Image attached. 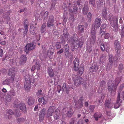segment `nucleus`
<instances>
[{"mask_svg":"<svg viewBox=\"0 0 124 124\" xmlns=\"http://www.w3.org/2000/svg\"><path fill=\"white\" fill-rule=\"evenodd\" d=\"M10 82V80L9 79H7L5 80L4 81L3 83L2 84L3 85H8L9 84Z\"/></svg>","mask_w":124,"mask_h":124,"instance_id":"nucleus-49","label":"nucleus"},{"mask_svg":"<svg viewBox=\"0 0 124 124\" xmlns=\"http://www.w3.org/2000/svg\"><path fill=\"white\" fill-rule=\"evenodd\" d=\"M78 32L80 33H83L84 32V26L83 25H79L78 26Z\"/></svg>","mask_w":124,"mask_h":124,"instance_id":"nucleus-34","label":"nucleus"},{"mask_svg":"<svg viewBox=\"0 0 124 124\" xmlns=\"http://www.w3.org/2000/svg\"><path fill=\"white\" fill-rule=\"evenodd\" d=\"M5 117L6 118L10 119L12 117V116L14 114V113L11 109L7 110Z\"/></svg>","mask_w":124,"mask_h":124,"instance_id":"nucleus-15","label":"nucleus"},{"mask_svg":"<svg viewBox=\"0 0 124 124\" xmlns=\"http://www.w3.org/2000/svg\"><path fill=\"white\" fill-rule=\"evenodd\" d=\"M66 114L68 116L71 117L73 114V109L71 108H70Z\"/></svg>","mask_w":124,"mask_h":124,"instance_id":"nucleus-37","label":"nucleus"},{"mask_svg":"<svg viewBox=\"0 0 124 124\" xmlns=\"http://www.w3.org/2000/svg\"><path fill=\"white\" fill-rule=\"evenodd\" d=\"M89 3L93 6L95 3V0H89Z\"/></svg>","mask_w":124,"mask_h":124,"instance_id":"nucleus-64","label":"nucleus"},{"mask_svg":"<svg viewBox=\"0 0 124 124\" xmlns=\"http://www.w3.org/2000/svg\"><path fill=\"white\" fill-rule=\"evenodd\" d=\"M61 108L60 107H58L55 110V113L60 114V111L61 110Z\"/></svg>","mask_w":124,"mask_h":124,"instance_id":"nucleus-58","label":"nucleus"},{"mask_svg":"<svg viewBox=\"0 0 124 124\" xmlns=\"http://www.w3.org/2000/svg\"><path fill=\"white\" fill-rule=\"evenodd\" d=\"M115 57L113 56L112 54H110L109 55V62L110 63H113V61H116L117 60V58L116 59Z\"/></svg>","mask_w":124,"mask_h":124,"instance_id":"nucleus-32","label":"nucleus"},{"mask_svg":"<svg viewBox=\"0 0 124 124\" xmlns=\"http://www.w3.org/2000/svg\"><path fill=\"white\" fill-rule=\"evenodd\" d=\"M106 59V56L104 54H102L100 58L99 62L100 64H103L105 62Z\"/></svg>","mask_w":124,"mask_h":124,"instance_id":"nucleus-33","label":"nucleus"},{"mask_svg":"<svg viewBox=\"0 0 124 124\" xmlns=\"http://www.w3.org/2000/svg\"><path fill=\"white\" fill-rule=\"evenodd\" d=\"M35 65V68L38 70H39L40 69V66L39 63H37V62H36V63Z\"/></svg>","mask_w":124,"mask_h":124,"instance_id":"nucleus-61","label":"nucleus"},{"mask_svg":"<svg viewBox=\"0 0 124 124\" xmlns=\"http://www.w3.org/2000/svg\"><path fill=\"white\" fill-rule=\"evenodd\" d=\"M27 57L24 55L21 56L20 59L19 64L20 65L24 64L26 62L27 60Z\"/></svg>","mask_w":124,"mask_h":124,"instance_id":"nucleus-20","label":"nucleus"},{"mask_svg":"<svg viewBox=\"0 0 124 124\" xmlns=\"http://www.w3.org/2000/svg\"><path fill=\"white\" fill-rule=\"evenodd\" d=\"M104 105L105 107L111 108L113 105V103L111 102L110 100H107L105 101Z\"/></svg>","mask_w":124,"mask_h":124,"instance_id":"nucleus-24","label":"nucleus"},{"mask_svg":"<svg viewBox=\"0 0 124 124\" xmlns=\"http://www.w3.org/2000/svg\"><path fill=\"white\" fill-rule=\"evenodd\" d=\"M104 44V47L103 48H104L105 49V50L107 51V50L109 48V44L107 42H105Z\"/></svg>","mask_w":124,"mask_h":124,"instance_id":"nucleus-51","label":"nucleus"},{"mask_svg":"<svg viewBox=\"0 0 124 124\" xmlns=\"http://www.w3.org/2000/svg\"><path fill=\"white\" fill-rule=\"evenodd\" d=\"M55 46L56 49L57 50L60 49L61 47V43L60 42H57L56 43Z\"/></svg>","mask_w":124,"mask_h":124,"instance_id":"nucleus-48","label":"nucleus"},{"mask_svg":"<svg viewBox=\"0 0 124 124\" xmlns=\"http://www.w3.org/2000/svg\"><path fill=\"white\" fill-rule=\"evenodd\" d=\"M122 70H118L117 71V76H122Z\"/></svg>","mask_w":124,"mask_h":124,"instance_id":"nucleus-59","label":"nucleus"},{"mask_svg":"<svg viewBox=\"0 0 124 124\" xmlns=\"http://www.w3.org/2000/svg\"><path fill=\"white\" fill-rule=\"evenodd\" d=\"M100 85L98 90V92L100 93H101L103 90L105 88V82L102 81H101L100 83Z\"/></svg>","mask_w":124,"mask_h":124,"instance_id":"nucleus-12","label":"nucleus"},{"mask_svg":"<svg viewBox=\"0 0 124 124\" xmlns=\"http://www.w3.org/2000/svg\"><path fill=\"white\" fill-rule=\"evenodd\" d=\"M107 8L105 7H104L103 8L102 12V14L104 17L106 16L107 14Z\"/></svg>","mask_w":124,"mask_h":124,"instance_id":"nucleus-43","label":"nucleus"},{"mask_svg":"<svg viewBox=\"0 0 124 124\" xmlns=\"http://www.w3.org/2000/svg\"><path fill=\"white\" fill-rule=\"evenodd\" d=\"M47 73L50 77H54V73L53 70L51 67H48L47 69Z\"/></svg>","mask_w":124,"mask_h":124,"instance_id":"nucleus-27","label":"nucleus"},{"mask_svg":"<svg viewBox=\"0 0 124 124\" xmlns=\"http://www.w3.org/2000/svg\"><path fill=\"white\" fill-rule=\"evenodd\" d=\"M101 21V19L100 18H96L95 20V23H100V22Z\"/></svg>","mask_w":124,"mask_h":124,"instance_id":"nucleus-63","label":"nucleus"},{"mask_svg":"<svg viewBox=\"0 0 124 124\" xmlns=\"http://www.w3.org/2000/svg\"><path fill=\"white\" fill-rule=\"evenodd\" d=\"M98 66L96 64H92L91 67L90 68V70L91 72H95L97 71L98 69Z\"/></svg>","mask_w":124,"mask_h":124,"instance_id":"nucleus-25","label":"nucleus"},{"mask_svg":"<svg viewBox=\"0 0 124 124\" xmlns=\"http://www.w3.org/2000/svg\"><path fill=\"white\" fill-rule=\"evenodd\" d=\"M11 98L10 97H7L6 98L5 100V102L6 105H7L9 103L11 100Z\"/></svg>","mask_w":124,"mask_h":124,"instance_id":"nucleus-45","label":"nucleus"},{"mask_svg":"<svg viewBox=\"0 0 124 124\" xmlns=\"http://www.w3.org/2000/svg\"><path fill=\"white\" fill-rule=\"evenodd\" d=\"M9 15L10 13L9 12H7L5 13L4 15V17L7 20V22H8L10 20V17L9 16Z\"/></svg>","mask_w":124,"mask_h":124,"instance_id":"nucleus-42","label":"nucleus"},{"mask_svg":"<svg viewBox=\"0 0 124 124\" xmlns=\"http://www.w3.org/2000/svg\"><path fill=\"white\" fill-rule=\"evenodd\" d=\"M16 72L15 68L13 67L10 68L8 70V75L11 76L10 79L12 83H13L14 81Z\"/></svg>","mask_w":124,"mask_h":124,"instance_id":"nucleus-5","label":"nucleus"},{"mask_svg":"<svg viewBox=\"0 0 124 124\" xmlns=\"http://www.w3.org/2000/svg\"><path fill=\"white\" fill-rule=\"evenodd\" d=\"M78 37L77 35L76 34H74L73 35V39L75 42H76L78 40Z\"/></svg>","mask_w":124,"mask_h":124,"instance_id":"nucleus-52","label":"nucleus"},{"mask_svg":"<svg viewBox=\"0 0 124 124\" xmlns=\"http://www.w3.org/2000/svg\"><path fill=\"white\" fill-rule=\"evenodd\" d=\"M46 26V23H44L41 26V33H43L45 32L46 31L45 27Z\"/></svg>","mask_w":124,"mask_h":124,"instance_id":"nucleus-39","label":"nucleus"},{"mask_svg":"<svg viewBox=\"0 0 124 124\" xmlns=\"http://www.w3.org/2000/svg\"><path fill=\"white\" fill-rule=\"evenodd\" d=\"M23 22L24 25V28H28L29 25V22L27 18H25L23 21Z\"/></svg>","mask_w":124,"mask_h":124,"instance_id":"nucleus-41","label":"nucleus"},{"mask_svg":"<svg viewBox=\"0 0 124 124\" xmlns=\"http://www.w3.org/2000/svg\"><path fill=\"white\" fill-rule=\"evenodd\" d=\"M74 65L73 68L74 71L78 70V67H79V61L78 58H76L73 62Z\"/></svg>","mask_w":124,"mask_h":124,"instance_id":"nucleus-8","label":"nucleus"},{"mask_svg":"<svg viewBox=\"0 0 124 124\" xmlns=\"http://www.w3.org/2000/svg\"><path fill=\"white\" fill-rule=\"evenodd\" d=\"M106 24H103L100 27V33L101 34L103 32V34L101 35H102L103 34L105 33V32L104 31V29L106 27Z\"/></svg>","mask_w":124,"mask_h":124,"instance_id":"nucleus-38","label":"nucleus"},{"mask_svg":"<svg viewBox=\"0 0 124 124\" xmlns=\"http://www.w3.org/2000/svg\"><path fill=\"white\" fill-rule=\"evenodd\" d=\"M102 115V114L101 113L99 112H97L94 113L93 115V117L96 121H97L99 118L101 117Z\"/></svg>","mask_w":124,"mask_h":124,"instance_id":"nucleus-28","label":"nucleus"},{"mask_svg":"<svg viewBox=\"0 0 124 124\" xmlns=\"http://www.w3.org/2000/svg\"><path fill=\"white\" fill-rule=\"evenodd\" d=\"M64 48L65 50V51H69V49L68 45L67 44L65 45L64 46Z\"/></svg>","mask_w":124,"mask_h":124,"instance_id":"nucleus-60","label":"nucleus"},{"mask_svg":"<svg viewBox=\"0 0 124 124\" xmlns=\"http://www.w3.org/2000/svg\"><path fill=\"white\" fill-rule=\"evenodd\" d=\"M112 64L113 63H110L109 62L106 67V69L107 71H108L112 67Z\"/></svg>","mask_w":124,"mask_h":124,"instance_id":"nucleus-44","label":"nucleus"},{"mask_svg":"<svg viewBox=\"0 0 124 124\" xmlns=\"http://www.w3.org/2000/svg\"><path fill=\"white\" fill-rule=\"evenodd\" d=\"M95 28H92L91 31V35L90 38V44H94L96 41V36L95 34L96 33V30Z\"/></svg>","mask_w":124,"mask_h":124,"instance_id":"nucleus-3","label":"nucleus"},{"mask_svg":"<svg viewBox=\"0 0 124 124\" xmlns=\"http://www.w3.org/2000/svg\"><path fill=\"white\" fill-rule=\"evenodd\" d=\"M70 87L67 85L66 83H64L62 86V89L64 91H65L67 94H68L70 91Z\"/></svg>","mask_w":124,"mask_h":124,"instance_id":"nucleus-23","label":"nucleus"},{"mask_svg":"<svg viewBox=\"0 0 124 124\" xmlns=\"http://www.w3.org/2000/svg\"><path fill=\"white\" fill-rule=\"evenodd\" d=\"M114 46L115 49L117 50V54H118L121 49V46L118 40H115L114 42Z\"/></svg>","mask_w":124,"mask_h":124,"instance_id":"nucleus-13","label":"nucleus"},{"mask_svg":"<svg viewBox=\"0 0 124 124\" xmlns=\"http://www.w3.org/2000/svg\"><path fill=\"white\" fill-rule=\"evenodd\" d=\"M25 72L24 73V72L23 73V75L24 76L25 81H31L30 76L28 74H26V75H24L25 74Z\"/></svg>","mask_w":124,"mask_h":124,"instance_id":"nucleus-36","label":"nucleus"},{"mask_svg":"<svg viewBox=\"0 0 124 124\" xmlns=\"http://www.w3.org/2000/svg\"><path fill=\"white\" fill-rule=\"evenodd\" d=\"M31 81H25L24 82V87L25 90L27 91H29L31 88Z\"/></svg>","mask_w":124,"mask_h":124,"instance_id":"nucleus-18","label":"nucleus"},{"mask_svg":"<svg viewBox=\"0 0 124 124\" xmlns=\"http://www.w3.org/2000/svg\"><path fill=\"white\" fill-rule=\"evenodd\" d=\"M24 120L23 118H19L16 119V122L18 123L19 124L23 122Z\"/></svg>","mask_w":124,"mask_h":124,"instance_id":"nucleus-50","label":"nucleus"},{"mask_svg":"<svg viewBox=\"0 0 124 124\" xmlns=\"http://www.w3.org/2000/svg\"><path fill=\"white\" fill-rule=\"evenodd\" d=\"M114 80H109L107 83L109 91H111L112 92L113 90V87L114 86Z\"/></svg>","mask_w":124,"mask_h":124,"instance_id":"nucleus-11","label":"nucleus"},{"mask_svg":"<svg viewBox=\"0 0 124 124\" xmlns=\"http://www.w3.org/2000/svg\"><path fill=\"white\" fill-rule=\"evenodd\" d=\"M36 27L34 26L31 25L30 28V32L31 34L33 35L35 34Z\"/></svg>","mask_w":124,"mask_h":124,"instance_id":"nucleus-35","label":"nucleus"},{"mask_svg":"<svg viewBox=\"0 0 124 124\" xmlns=\"http://www.w3.org/2000/svg\"><path fill=\"white\" fill-rule=\"evenodd\" d=\"M95 107V106L93 105H91L89 106V109L91 112H93Z\"/></svg>","mask_w":124,"mask_h":124,"instance_id":"nucleus-55","label":"nucleus"},{"mask_svg":"<svg viewBox=\"0 0 124 124\" xmlns=\"http://www.w3.org/2000/svg\"><path fill=\"white\" fill-rule=\"evenodd\" d=\"M78 70L75 71H78V74L80 76L81 75L83 74L84 70V66L80 67H78Z\"/></svg>","mask_w":124,"mask_h":124,"instance_id":"nucleus-29","label":"nucleus"},{"mask_svg":"<svg viewBox=\"0 0 124 124\" xmlns=\"http://www.w3.org/2000/svg\"><path fill=\"white\" fill-rule=\"evenodd\" d=\"M20 109L24 113L26 112V106L24 103L21 102L19 104Z\"/></svg>","mask_w":124,"mask_h":124,"instance_id":"nucleus-17","label":"nucleus"},{"mask_svg":"<svg viewBox=\"0 0 124 124\" xmlns=\"http://www.w3.org/2000/svg\"><path fill=\"white\" fill-rule=\"evenodd\" d=\"M35 100L34 98L32 97H30L28 100V103L29 105H31L34 103Z\"/></svg>","mask_w":124,"mask_h":124,"instance_id":"nucleus-31","label":"nucleus"},{"mask_svg":"<svg viewBox=\"0 0 124 124\" xmlns=\"http://www.w3.org/2000/svg\"><path fill=\"white\" fill-rule=\"evenodd\" d=\"M92 16V15L90 12H89L87 16V19L90 22L91 21Z\"/></svg>","mask_w":124,"mask_h":124,"instance_id":"nucleus-46","label":"nucleus"},{"mask_svg":"<svg viewBox=\"0 0 124 124\" xmlns=\"http://www.w3.org/2000/svg\"><path fill=\"white\" fill-rule=\"evenodd\" d=\"M78 8L77 5L74 4L73 7V10L69 8V14H70V13H77L78 12Z\"/></svg>","mask_w":124,"mask_h":124,"instance_id":"nucleus-19","label":"nucleus"},{"mask_svg":"<svg viewBox=\"0 0 124 124\" xmlns=\"http://www.w3.org/2000/svg\"><path fill=\"white\" fill-rule=\"evenodd\" d=\"M19 101L18 100H16L14 102V103L13 104L14 105V106L15 107H17L19 106Z\"/></svg>","mask_w":124,"mask_h":124,"instance_id":"nucleus-56","label":"nucleus"},{"mask_svg":"<svg viewBox=\"0 0 124 124\" xmlns=\"http://www.w3.org/2000/svg\"><path fill=\"white\" fill-rule=\"evenodd\" d=\"M41 16H42L44 19H47L48 16V11H46L44 12L42 11L40 14Z\"/></svg>","mask_w":124,"mask_h":124,"instance_id":"nucleus-30","label":"nucleus"},{"mask_svg":"<svg viewBox=\"0 0 124 124\" xmlns=\"http://www.w3.org/2000/svg\"><path fill=\"white\" fill-rule=\"evenodd\" d=\"M15 62V61L13 59H10L9 60V64L11 65H13Z\"/></svg>","mask_w":124,"mask_h":124,"instance_id":"nucleus-62","label":"nucleus"},{"mask_svg":"<svg viewBox=\"0 0 124 124\" xmlns=\"http://www.w3.org/2000/svg\"><path fill=\"white\" fill-rule=\"evenodd\" d=\"M72 77L74 81V85L78 87L83 83L84 79L82 78L79 77L77 75L74 74H73Z\"/></svg>","mask_w":124,"mask_h":124,"instance_id":"nucleus-2","label":"nucleus"},{"mask_svg":"<svg viewBox=\"0 0 124 124\" xmlns=\"http://www.w3.org/2000/svg\"><path fill=\"white\" fill-rule=\"evenodd\" d=\"M34 43L32 42L31 43H29L27 44L25 47L24 51L27 54L30 51L34 50L36 47L34 45Z\"/></svg>","mask_w":124,"mask_h":124,"instance_id":"nucleus-4","label":"nucleus"},{"mask_svg":"<svg viewBox=\"0 0 124 124\" xmlns=\"http://www.w3.org/2000/svg\"><path fill=\"white\" fill-rule=\"evenodd\" d=\"M64 55L65 58H68L70 60H72L73 58V53L69 51H65L64 53Z\"/></svg>","mask_w":124,"mask_h":124,"instance_id":"nucleus-16","label":"nucleus"},{"mask_svg":"<svg viewBox=\"0 0 124 124\" xmlns=\"http://www.w3.org/2000/svg\"><path fill=\"white\" fill-rule=\"evenodd\" d=\"M8 94H10L11 95H12L13 96H15L16 94L15 91L14 90H11L10 92H8Z\"/></svg>","mask_w":124,"mask_h":124,"instance_id":"nucleus-57","label":"nucleus"},{"mask_svg":"<svg viewBox=\"0 0 124 124\" xmlns=\"http://www.w3.org/2000/svg\"><path fill=\"white\" fill-rule=\"evenodd\" d=\"M63 33L66 39L68 40L69 38H70V35L69 33L67 32V30L66 28L64 29Z\"/></svg>","mask_w":124,"mask_h":124,"instance_id":"nucleus-26","label":"nucleus"},{"mask_svg":"<svg viewBox=\"0 0 124 124\" xmlns=\"http://www.w3.org/2000/svg\"><path fill=\"white\" fill-rule=\"evenodd\" d=\"M122 28L120 34L121 37L123 38L124 37V23L123 25H122Z\"/></svg>","mask_w":124,"mask_h":124,"instance_id":"nucleus-47","label":"nucleus"},{"mask_svg":"<svg viewBox=\"0 0 124 124\" xmlns=\"http://www.w3.org/2000/svg\"><path fill=\"white\" fill-rule=\"evenodd\" d=\"M46 110L45 108H43L40 112L39 114V120L40 122H42L44 119L46 114Z\"/></svg>","mask_w":124,"mask_h":124,"instance_id":"nucleus-10","label":"nucleus"},{"mask_svg":"<svg viewBox=\"0 0 124 124\" xmlns=\"http://www.w3.org/2000/svg\"><path fill=\"white\" fill-rule=\"evenodd\" d=\"M55 108L53 106H50L46 114V117H48L52 116L53 113L54 112Z\"/></svg>","mask_w":124,"mask_h":124,"instance_id":"nucleus-7","label":"nucleus"},{"mask_svg":"<svg viewBox=\"0 0 124 124\" xmlns=\"http://www.w3.org/2000/svg\"><path fill=\"white\" fill-rule=\"evenodd\" d=\"M108 19L109 20L111 25L114 28V31L116 32H117L118 30L117 24L118 17L113 16L112 14H110Z\"/></svg>","mask_w":124,"mask_h":124,"instance_id":"nucleus-1","label":"nucleus"},{"mask_svg":"<svg viewBox=\"0 0 124 124\" xmlns=\"http://www.w3.org/2000/svg\"><path fill=\"white\" fill-rule=\"evenodd\" d=\"M54 18L53 16L50 15L48 19L47 23V26L50 27L54 25Z\"/></svg>","mask_w":124,"mask_h":124,"instance_id":"nucleus-6","label":"nucleus"},{"mask_svg":"<svg viewBox=\"0 0 124 124\" xmlns=\"http://www.w3.org/2000/svg\"><path fill=\"white\" fill-rule=\"evenodd\" d=\"M89 9L88 5L85 4L82 11L83 14L84 15H86L89 11Z\"/></svg>","mask_w":124,"mask_h":124,"instance_id":"nucleus-21","label":"nucleus"},{"mask_svg":"<svg viewBox=\"0 0 124 124\" xmlns=\"http://www.w3.org/2000/svg\"><path fill=\"white\" fill-rule=\"evenodd\" d=\"M36 93V95L38 96H41L43 95V92L42 89L38 90Z\"/></svg>","mask_w":124,"mask_h":124,"instance_id":"nucleus-40","label":"nucleus"},{"mask_svg":"<svg viewBox=\"0 0 124 124\" xmlns=\"http://www.w3.org/2000/svg\"><path fill=\"white\" fill-rule=\"evenodd\" d=\"M122 79V76H117L115 79V84L114 88L115 89L116 91V89L117 88V87L118 84L119 83L121 80Z\"/></svg>","mask_w":124,"mask_h":124,"instance_id":"nucleus-22","label":"nucleus"},{"mask_svg":"<svg viewBox=\"0 0 124 124\" xmlns=\"http://www.w3.org/2000/svg\"><path fill=\"white\" fill-rule=\"evenodd\" d=\"M84 101L83 97L81 96L80 97V99L78 101V104H77L76 108L78 109H79L82 108L83 106V102Z\"/></svg>","mask_w":124,"mask_h":124,"instance_id":"nucleus-14","label":"nucleus"},{"mask_svg":"<svg viewBox=\"0 0 124 124\" xmlns=\"http://www.w3.org/2000/svg\"><path fill=\"white\" fill-rule=\"evenodd\" d=\"M120 94L118 93L117 98V100L116 103L115 104L114 108H119L121 105L122 101H120Z\"/></svg>","mask_w":124,"mask_h":124,"instance_id":"nucleus-9","label":"nucleus"},{"mask_svg":"<svg viewBox=\"0 0 124 124\" xmlns=\"http://www.w3.org/2000/svg\"><path fill=\"white\" fill-rule=\"evenodd\" d=\"M60 116V114L55 113V114L54 116V119L56 120L58 119Z\"/></svg>","mask_w":124,"mask_h":124,"instance_id":"nucleus-53","label":"nucleus"},{"mask_svg":"<svg viewBox=\"0 0 124 124\" xmlns=\"http://www.w3.org/2000/svg\"><path fill=\"white\" fill-rule=\"evenodd\" d=\"M16 115L17 117H19L21 116V113L20 112V111L18 109L16 110Z\"/></svg>","mask_w":124,"mask_h":124,"instance_id":"nucleus-54","label":"nucleus"}]
</instances>
